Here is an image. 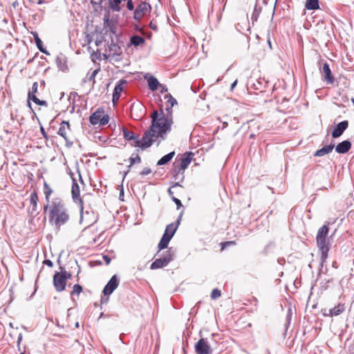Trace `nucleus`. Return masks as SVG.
<instances>
[{
  "mask_svg": "<svg viewBox=\"0 0 354 354\" xmlns=\"http://www.w3.org/2000/svg\"><path fill=\"white\" fill-rule=\"evenodd\" d=\"M48 220L49 223L54 225L57 229L69 220L67 208L61 198H55L53 199Z\"/></svg>",
  "mask_w": 354,
  "mask_h": 354,
  "instance_id": "1",
  "label": "nucleus"
},
{
  "mask_svg": "<svg viewBox=\"0 0 354 354\" xmlns=\"http://www.w3.org/2000/svg\"><path fill=\"white\" fill-rule=\"evenodd\" d=\"M151 118V124L149 128L144 133L141 140H140V143L137 145V147H140L142 149L151 147L153 142V138L160 137L165 139L164 135L167 133L160 131V127L158 123L159 120L157 118L156 112H152Z\"/></svg>",
  "mask_w": 354,
  "mask_h": 354,
  "instance_id": "2",
  "label": "nucleus"
},
{
  "mask_svg": "<svg viewBox=\"0 0 354 354\" xmlns=\"http://www.w3.org/2000/svg\"><path fill=\"white\" fill-rule=\"evenodd\" d=\"M328 231V226L326 225H324L318 230L316 236L317 245L321 252V266H323L324 263L328 258V254L330 250V246L326 241Z\"/></svg>",
  "mask_w": 354,
  "mask_h": 354,
  "instance_id": "3",
  "label": "nucleus"
},
{
  "mask_svg": "<svg viewBox=\"0 0 354 354\" xmlns=\"http://www.w3.org/2000/svg\"><path fill=\"white\" fill-rule=\"evenodd\" d=\"M172 108L173 106L166 104V115L164 114L162 109H160V112L157 110L153 111L157 113V118L159 120L158 123L160 124L161 132L168 133L171 131V124H173Z\"/></svg>",
  "mask_w": 354,
  "mask_h": 354,
  "instance_id": "4",
  "label": "nucleus"
},
{
  "mask_svg": "<svg viewBox=\"0 0 354 354\" xmlns=\"http://www.w3.org/2000/svg\"><path fill=\"white\" fill-rule=\"evenodd\" d=\"M174 259V252L171 248L163 252L159 258L156 259L150 266L151 270H156L167 266Z\"/></svg>",
  "mask_w": 354,
  "mask_h": 354,
  "instance_id": "5",
  "label": "nucleus"
},
{
  "mask_svg": "<svg viewBox=\"0 0 354 354\" xmlns=\"http://www.w3.org/2000/svg\"><path fill=\"white\" fill-rule=\"evenodd\" d=\"M152 7L151 4L145 1H140L133 12V19L140 23L142 19L148 13L151 12Z\"/></svg>",
  "mask_w": 354,
  "mask_h": 354,
  "instance_id": "6",
  "label": "nucleus"
},
{
  "mask_svg": "<svg viewBox=\"0 0 354 354\" xmlns=\"http://www.w3.org/2000/svg\"><path fill=\"white\" fill-rule=\"evenodd\" d=\"M71 178L73 181L72 184V189H71V194L73 201L78 204L80 206V210H83V201L80 197V187L75 180V178L73 177V174L72 171H70L69 173Z\"/></svg>",
  "mask_w": 354,
  "mask_h": 354,
  "instance_id": "7",
  "label": "nucleus"
},
{
  "mask_svg": "<svg viewBox=\"0 0 354 354\" xmlns=\"http://www.w3.org/2000/svg\"><path fill=\"white\" fill-rule=\"evenodd\" d=\"M194 348L197 354H212L213 352L206 338H201L195 344Z\"/></svg>",
  "mask_w": 354,
  "mask_h": 354,
  "instance_id": "8",
  "label": "nucleus"
},
{
  "mask_svg": "<svg viewBox=\"0 0 354 354\" xmlns=\"http://www.w3.org/2000/svg\"><path fill=\"white\" fill-rule=\"evenodd\" d=\"M193 156H194V153H192L191 151L186 152L183 154V156L181 158V160H180L179 167L174 169V172L175 174V175H174L175 178H176L178 174L181 171H184L185 169H186L188 167V166L189 165L190 162H192V160L193 159Z\"/></svg>",
  "mask_w": 354,
  "mask_h": 354,
  "instance_id": "9",
  "label": "nucleus"
},
{
  "mask_svg": "<svg viewBox=\"0 0 354 354\" xmlns=\"http://www.w3.org/2000/svg\"><path fill=\"white\" fill-rule=\"evenodd\" d=\"M119 282L120 280L118 276L116 274L113 275L103 288L102 292L104 295L109 296L111 295L118 288Z\"/></svg>",
  "mask_w": 354,
  "mask_h": 354,
  "instance_id": "10",
  "label": "nucleus"
},
{
  "mask_svg": "<svg viewBox=\"0 0 354 354\" xmlns=\"http://www.w3.org/2000/svg\"><path fill=\"white\" fill-rule=\"evenodd\" d=\"M53 285L57 292H62L66 288V281L57 271H56L53 275Z\"/></svg>",
  "mask_w": 354,
  "mask_h": 354,
  "instance_id": "11",
  "label": "nucleus"
},
{
  "mask_svg": "<svg viewBox=\"0 0 354 354\" xmlns=\"http://www.w3.org/2000/svg\"><path fill=\"white\" fill-rule=\"evenodd\" d=\"M348 127V122L343 120L337 123L333 130L332 131L331 136L333 138H337L340 137Z\"/></svg>",
  "mask_w": 354,
  "mask_h": 354,
  "instance_id": "12",
  "label": "nucleus"
},
{
  "mask_svg": "<svg viewBox=\"0 0 354 354\" xmlns=\"http://www.w3.org/2000/svg\"><path fill=\"white\" fill-rule=\"evenodd\" d=\"M181 220V214L178 216L176 223H171L167 225L162 236H167L168 239H171L175 234Z\"/></svg>",
  "mask_w": 354,
  "mask_h": 354,
  "instance_id": "13",
  "label": "nucleus"
},
{
  "mask_svg": "<svg viewBox=\"0 0 354 354\" xmlns=\"http://www.w3.org/2000/svg\"><path fill=\"white\" fill-rule=\"evenodd\" d=\"M122 135L126 140H133V143L131 144V145L133 147H137V145L140 143L138 135H136L133 131L127 129L125 127H122Z\"/></svg>",
  "mask_w": 354,
  "mask_h": 354,
  "instance_id": "14",
  "label": "nucleus"
},
{
  "mask_svg": "<svg viewBox=\"0 0 354 354\" xmlns=\"http://www.w3.org/2000/svg\"><path fill=\"white\" fill-rule=\"evenodd\" d=\"M127 80L121 79L115 84L112 96V101L113 103H115L119 100L123 91V85L127 84Z\"/></svg>",
  "mask_w": 354,
  "mask_h": 354,
  "instance_id": "15",
  "label": "nucleus"
},
{
  "mask_svg": "<svg viewBox=\"0 0 354 354\" xmlns=\"http://www.w3.org/2000/svg\"><path fill=\"white\" fill-rule=\"evenodd\" d=\"M346 310V306L345 304L339 303L337 306L335 307L330 308L328 310V313H324L323 315L324 316H338L341 315L344 310Z\"/></svg>",
  "mask_w": 354,
  "mask_h": 354,
  "instance_id": "16",
  "label": "nucleus"
},
{
  "mask_svg": "<svg viewBox=\"0 0 354 354\" xmlns=\"http://www.w3.org/2000/svg\"><path fill=\"white\" fill-rule=\"evenodd\" d=\"M322 73L324 74V80H325L328 84L334 83L335 78L332 74L329 64L327 62H325L323 65Z\"/></svg>",
  "mask_w": 354,
  "mask_h": 354,
  "instance_id": "17",
  "label": "nucleus"
},
{
  "mask_svg": "<svg viewBox=\"0 0 354 354\" xmlns=\"http://www.w3.org/2000/svg\"><path fill=\"white\" fill-rule=\"evenodd\" d=\"M351 142L348 140H343L335 147V151L340 154L346 153L351 148Z\"/></svg>",
  "mask_w": 354,
  "mask_h": 354,
  "instance_id": "18",
  "label": "nucleus"
},
{
  "mask_svg": "<svg viewBox=\"0 0 354 354\" xmlns=\"http://www.w3.org/2000/svg\"><path fill=\"white\" fill-rule=\"evenodd\" d=\"M55 62L60 71L63 72H66L68 71L67 58L63 53L57 55Z\"/></svg>",
  "mask_w": 354,
  "mask_h": 354,
  "instance_id": "19",
  "label": "nucleus"
},
{
  "mask_svg": "<svg viewBox=\"0 0 354 354\" xmlns=\"http://www.w3.org/2000/svg\"><path fill=\"white\" fill-rule=\"evenodd\" d=\"M145 79L147 80L149 88L151 91H155L158 90L159 86H160V83L159 82L158 79L153 75H150L148 76V75H145Z\"/></svg>",
  "mask_w": 354,
  "mask_h": 354,
  "instance_id": "20",
  "label": "nucleus"
},
{
  "mask_svg": "<svg viewBox=\"0 0 354 354\" xmlns=\"http://www.w3.org/2000/svg\"><path fill=\"white\" fill-rule=\"evenodd\" d=\"M334 147H335V144L330 143V145H326V146L323 147L322 148L316 151V152L314 153V156H318V157H322L326 154L330 153L333 151Z\"/></svg>",
  "mask_w": 354,
  "mask_h": 354,
  "instance_id": "21",
  "label": "nucleus"
},
{
  "mask_svg": "<svg viewBox=\"0 0 354 354\" xmlns=\"http://www.w3.org/2000/svg\"><path fill=\"white\" fill-rule=\"evenodd\" d=\"M104 113V111L102 109H97L89 117V122L93 125H95L100 122L101 115Z\"/></svg>",
  "mask_w": 354,
  "mask_h": 354,
  "instance_id": "22",
  "label": "nucleus"
},
{
  "mask_svg": "<svg viewBox=\"0 0 354 354\" xmlns=\"http://www.w3.org/2000/svg\"><path fill=\"white\" fill-rule=\"evenodd\" d=\"M31 34L33 36L35 44L39 49V50L47 55H49V52L44 47L43 42L41 39L39 37L38 33L37 32H32Z\"/></svg>",
  "mask_w": 354,
  "mask_h": 354,
  "instance_id": "23",
  "label": "nucleus"
},
{
  "mask_svg": "<svg viewBox=\"0 0 354 354\" xmlns=\"http://www.w3.org/2000/svg\"><path fill=\"white\" fill-rule=\"evenodd\" d=\"M44 193L45 194V198L47 202V204L44 207V212H46L50 206V196L53 193V189L46 182L44 183Z\"/></svg>",
  "mask_w": 354,
  "mask_h": 354,
  "instance_id": "24",
  "label": "nucleus"
},
{
  "mask_svg": "<svg viewBox=\"0 0 354 354\" xmlns=\"http://www.w3.org/2000/svg\"><path fill=\"white\" fill-rule=\"evenodd\" d=\"M145 42V39L144 37L138 35H133L130 37L129 39V44L134 47H138L140 45L144 44Z\"/></svg>",
  "mask_w": 354,
  "mask_h": 354,
  "instance_id": "25",
  "label": "nucleus"
},
{
  "mask_svg": "<svg viewBox=\"0 0 354 354\" xmlns=\"http://www.w3.org/2000/svg\"><path fill=\"white\" fill-rule=\"evenodd\" d=\"M32 100L37 105H40V106H48V103L45 100H39L37 96L36 95H31L30 97L29 98H28V107L31 109V111L35 113L33 109H32V106H31V103L30 102V101Z\"/></svg>",
  "mask_w": 354,
  "mask_h": 354,
  "instance_id": "26",
  "label": "nucleus"
},
{
  "mask_svg": "<svg viewBox=\"0 0 354 354\" xmlns=\"http://www.w3.org/2000/svg\"><path fill=\"white\" fill-rule=\"evenodd\" d=\"M126 0H109V9L112 12H119L121 11V3Z\"/></svg>",
  "mask_w": 354,
  "mask_h": 354,
  "instance_id": "27",
  "label": "nucleus"
},
{
  "mask_svg": "<svg viewBox=\"0 0 354 354\" xmlns=\"http://www.w3.org/2000/svg\"><path fill=\"white\" fill-rule=\"evenodd\" d=\"M305 8L308 10H319L320 8L319 0H306Z\"/></svg>",
  "mask_w": 354,
  "mask_h": 354,
  "instance_id": "28",
  "label": "nucleus"
},
{
  "mask_svg": "<svg viewBox=\"0 0 354 354\" xmlns=\"http://www.w3.org/2000/svg\"><path fill=\"white\" fill-rule=\"evenodd\" d=\"M175 155V151H171L169 153L163 156L160 160H158L157 162V165L162 166L167 164L171 160Z\"/></svg>",
  "mask_w": 354,
  "mask_h": 354,
  "instance_id": "29",
  "label": "nucleus"
},
{
  "mask_svg": "<svg viewBox=\"0 0 354 354\" xmlns=\"http://www.w3.org/2000/svg\"><path fill=\"white\" fill-rule=\"evenodd\" d=\"M69 127L70 124L68 121H62L58 130V134L63 137L66 141H67L66 129H69Z\"/></svg>",
  "mask_w": 354,
  "mask_h": 354,
  "instance_id": "30",
  "label": "nucleus"
},
{
  "mask_svg": "<svg viewBox=\"0 0 354 354\" xmlns=\"http://www.w3.org/2000/svg\"><path fill=\"white\" fill-rule=\"evenodd\" d=\"M170 241H171L170 239H168L167 236H162L161 239H160V242H159V243H158V252L156 253V255H158V253L161 250L167 248L168 247V245H169V243Z\"/></svg>",
  "mask_w": 354,
  "mask_h": 354,
  "instance_id": "31",
  "label": "nucleus"
},
{
  "mask_svg": "<svg viewBox=\"0 0 354 354\" xmlns=\"http://www.w3.org/2000/svg\"><path fill=\"white\" fill-rule=\"evenodd\" d=\"M261 11V7L258 8L257 5L256 4L254 6V12L251 17V20H252L253 24L255 21H257Z\"/></svg>",
  "mask_w": 354,
  "mask_h": 354,
  "instance_id": "32",
  "label": "nucleus"
},
{
  "mask_svg": "<svg viewBox=\"0 0 354 354\" xmlns=\"http://www.w3.org/2000/svg\"><path fill=\"white\" fill-rule=\"evenodd\" d=\"M131 165H133L135 164H139L141 162V158L138 153H132L131 156L129 159Z\"/></svg>",
  "mask_w": 354,
  "mask_h": 354,
  "instance_id": "33",
  "label": "nucleus"
},
{
  "mask_svg": "<svg viewBox=\"0 0 354 354\" xmlns=\"http://www.w3.org/2000/svg\"><path fill=\"white\" fill-rule=\"evenodd\" d=\"M38 201V196L36 192H33L30 196V203L33 207H37Z\"/></svg>",
  "mask_w": 354,
  "mask_h": 354,
  "instance_id": "34",
  "label": "nucleus"
},
{
  "mask_svg": "<svg viewBox=\"0 0 354 354\" xmlns=\"http://www.w3.org/2000/svg\"><path fill=\"white\" fill-rule=\"evenodd\" d=\"M165 98H167L166 104L170 105L171 106H174L177 104V100L171 94L169 93L165 95Z\"/></svg>",
  "mask_w": 354,
  "mask_h": 354,
  "instance_id": "35",
  "label": "nucleus"
},
{
  "mask_svg": "<svg viewBox=\"0 0 354 354\" xmlns=\"http://www.w3.org/2000/svg\"><path fill=\"white\" fill-rule=\"evenodd\" d=\"M83 290V288L81 285L77 283L73 286V291L71 294L73 295H80Z\"/></svg>",
  "mask_w": 354,
  "mask_h": 354,
  "instance_id": "36",
  "label": "nucleus"
},
{
  "mask_svg": "<svg viewBox=\"0 0 354 354\" xmlns=\"http://www.w3.org/2000/svg\"><path fill=\"white\" fill-rule=\"evenodd\" d=\"M61 269L60 274L64 278L66 281L71 279L72 277V274L70 272H67L62 267L60 266L59 268Z\"/></svg>",
  "mask_w": 354,
  "mask_h": 354,
  "instance_id": "37",
  "label": "nucleus"
},
{
  "mask_svg": "<svg viewBox=\"0 0 354 354\" xmlns=\"http://www.w3.org/2000/svg\"><path fill=\"white\" fill-rule=\"evenodd\" d=\"M37 91H38V83L37 82H35L32 85L31 91H28V98H29L30 97V95L32 94L35 95V93L37 92Z\"/></svg>",
  "mask_w": 354,
  "mask_h": 354,
  "instance_id": "38",
  "label": "nucleus"
},
{
  "mask_svg": "<svg viewBox=\"0 0 354 354\" xmlns=\"http://www.w3.org/2000/svg\"><path fill=\"white\" fill-rule=\"evenodd\" d=\"M109 119H110V118L108 114L103 113L101 115L100 126H104V125L106 124L109 122Z\"/></svg>",
  "mask_w": 354,
  "mask_h": 354,
  "instance_id": "39",
  "label": "nucleus"
},
{
  "mask_svg": "<svg viewBox=\"0 0 354 354\" xmlns=\"http://www.w3.org/2000/svg\"><path fill=\"white\" fill-rule=\"evenodd\" d=\"M221 295V292L218 288H214L211 292L212 299H216Z\"/></svg>",
  "mask_w": 354,
  "mask_h": 354,
  "instance_id": "40",
  "label": "nucleus"
},
{
  "mask_svg": "<svg viewBox=\"0 0 354 354\" xmlns=\"http://www.w3.org/2000/svg\"><path fill=\"white\" fill-rule=\"evenodd\" d=\"M126 1H127L126 6H127V10L129 11H133V10L134 11L136 8H135V5L133 3V0H126Z\"/></svg>",
  "mask_w": 354,
  "mask_h": 354,
  "instance_id": "41",
  "label": "nucleus"
},
{
  "mask_svg": "<svg viewBox=\"0 0 354 354\" xmlns=\"http://www.w3.org/2000/svg\"><path fill=\"white\" fill-rule=\"evenodd\" d=\"M99 72V69H95L94 70L91 75L88 77V81L89 82H93V83L94 84L95 82V76L97 75V74Z\"/></svg>",
  "mask_w": 354,
  "mask_h": 354,
  "instance_id": "42",
  "label": "nucleus"
},
{
  "mask_svg": "<svg viewBox=\"0 0 354 354\" xmlns=\"http://www.w3.org/2000/svg\"><path fill=\"white\" fill-rule=\"evenodd\" d=\"M42 15L38 13L32 15V20L34 23L39 22L41 21Z\"/></svg>",
  "mask_w": 354,
  "mask_h": 354,
  "instance_id": "43",
  "label": "nucleus"
},
{
  "mask_svg": "<svg viewBox=\"0 0 354 354\" xmlns=\"http://www.w3.org/2000/svg\"><path fill=\"white\" fill-rule=\"evenodd\" d=\"M133 29L136 31V32H138L142 35L145 34V30L143 29V27L140 26L139 25V23L138 24H136L133 25Z\"/></svg>",
  "mask_w": 354,
  "mask_h": 354,
  "instance_id": "44",
  "label": "nucleus"
},
{
  "mask_svg": "<svg viewBox=\"0 0 354 354\" xmlns=\"http://www.w3.org/2000/svg\"><path fill=\"white\" fill-rule=\"evenodd\" d=\"M171 200L175 203V204L177 206V209H180L181 207H183V205H182V203L180 201V200H179L178 198L174 197V196H172L171 197Z\"/></svg>",
  "mask_w": 354,
  "mask_h": 354,
  "instance_id": "45",
  "label": "nucleus"
},
{
  "mask_svg": "<svg viewBox=\"0 0 354 354\" xmlns=\"http://www.w3.org/2000/svg\"><path fill=\"white\" fill-rule=\"evenodd\" d=\"M149 26L150 27V28H151L153 30H154L156 32L158 31V30L156 23L154 22V19H152L150 21Z\"/></svg>",
  "mask_w": 354,
  "mask_h": 354,
  "instance_id": "46",
  "label": "nucleus"
},
{
  "mask_svg": "<svg viewBox=\"0 0 354 354\" xmlns=\"http://www.w3.org/2000/svg\"><path fill=\"white\" fill-rule=\"evenodd\" d=\"M235 243L234 241H225V242H223L221 243V250H224L227 246L228 245H234Z\"/></svg>",
  "mask_w": 354,
  "mask_h": 354,
  "instance_id": "47",
  "label": "nucleus"
},
{
  "mask_svg": "<svg viewBox=\"0 0 354 354\" xmlns=\"http://www.w3.org/2000/svg\"><path fill=\"white\" fill-rule=\"evenodd\" d=\"M151 173V169L148 167H145L142 171L140 172V175L142 176H146Z\"/></svg>",
  "mask_w": 354,
  "mask_h": 354,
  "instance_id": "48",
  "label": "nucleus"
},
{
  "mask_svg": "<svg viewBox=\"0 0 354 354\" xmlns=\"http://www.w3.org/2000/svg\"><path fill=\"white\" fill-rule=\"evenodd\" d=\"M102 259L105 261L106 265H109L111 261V257L109 255H107V254H103L102 255Z\"/></svg>",
  "mask_w": 354,
  "mask_h": 354,
  "instance_id": "49",
  "label": "nucleus"
},
{
  "mask_svg": "<svg viewBox=\"0 0 354 354\" xmlns=\"http://www.w3.org/2000/svg\"><path fill=\"white\" fill-rule=\"evenodd\" d=\"M158 88L160 89V92L161 93H165L167 92V91H168L167 86L161 84H160V86H159Z\"/></svg>",
  "mask_w": 354,
  "mask_h": 354,
  "instance_id": "50",
  "label": "nucleus"
},
{
  "mask_svg": "<svg viewBox=\"0 0 354 354\" xmlns=\"http://www.w3.org/2000/svg\"><path fill=\"white\" fill-rule=\"evenodd\" d=\"M44 263L50 268L53 267V261L50 259H45L44 261Z\"/></svg>",
  "mask_w": 354,
  "mask_h": 354,
  "instance_id": "51",
  "label": "nucleus"
},
{
  "mask_svg": "<svg viewBox=\"0 0 354 354\" xmlns=\"http://www.w3.org/2000/svg\"><path fill=\"white\" fill-rule=\"evenodd\" d=\"M104 23L105 26H108L110 24L109 15H105L104 17Z\"/></svg>",
  "mask_w": 354,
  "mask_h": 354,
  "instance_id": "52",
  "label": "nucleus"
},
{
  "mask_svg": "<svg viewBox=\"0 0 354 354\" xmlns=\"http://www.w3.org/2000/svg\"><path fill=\"white\" fill-rule=\"evenodd\" d=\"M40 131H41V134L43 135V136H44L45 138L48 139L47 133H46V132L45 131V129H44V128L42 126H41V127H40Z\"/></svg>",
  "mask_w": 354,
  "mask_h": 354,
  "instance_id": "53",
  "label": "nucleus"
},
{
  "mask_svg": "<svg viewBox=\"0 0 354 354\" xmlns=\"http://www.w3.org/2000/svg\"><path fill=\"white\" fill-rule=\"evenodd\" d=\"M237 82H238V80H236L232 84H231V86H230V91H232L234 87L236 86L237 84Z\"/></svg>",
  "mask_w": 354,
  "mask_h": 354,
  "instance_id": "54",
  "label": "nucleus"
},
{
  "mask_svg": "<svg viewBox=\"0 0 354 354\" xmlns=\"http://www.w3.org/2000/svg\"><path fill=\"white\" fill-rule=\"evenodd\" d=\"M132 165H131V164L127 167H128V169L127 171H124V175H123V180L124 179V178L126 177V176L127 175V174L130 171V168Z\"/></svg>",
  "mask_w": 354,
  "mask_h": 354,
  "instance_id": "55",
  "label": "nucleus"
},
{
  "mask_svg": "<svg viewBox=\"0 0 354 354\" xmlns=\"http://www.w3.org/2000/svg\"><path fill=\"white\" fill-rule=\"evenodd\" d=\"M66 147H71L72 146V145H73L72 142L68 141V139H67V141H66Z\"/></svg>",
  "mask_w": 354,
  "mask_h": 354,
  "instance_id": "56",
  "label": "nucleus"
},
{
  "mask_svg": "<svg viewBox=\"0 0 354 354\" xmlns=\"http://www.w3.org/2000/svg\"><path fill=\"white\" fill-rule=\"evenodd\" d=\"M22 339V335L20 333L18 336V338H17V344H19L20 342L21 341Z\"/></svg>",
  "mask_w": 354,
  "mask_h": 354,
  "instance_id": "57",
  "label": "nucleus"
},
{
  "mask_svg": "<svg viewBox=\"0 0 354 354\" xmlns=\"http://www.w3.org/2000/svg\"><path fill=\"white\" fill-rule=\"evenodd\" d=\"M167 192H168V194H169V195L170 196H171V197H172V196H173L174 192L171 191V187H169V188L168 189V191H167Z\"/></svg>",
  "mask_w": 354,
  "mask_h": 354,
  "instance_id": "58",
  "label": "nucleus"
},
{
  "mask_svg": "<svg viewBox=\"0 0 354 354\" xmlns=\"http://www.w3.org/2000/svg\"><path fill=\"white\" fill-rule=\"evenodd\" d=\"M124 196V190H123V188L121 189L120 191V199L122 200V197Z\"/></svg>",
  "mask_w": 354,
  "mask_h": 354,
  "instance_id": "59",
  "label": "nucleus"
},
{
  "mask_svg": "<svg viewBox=\"0 0 354 354\" xmlns=\"http://www.w3.org/2000/svg\"><path fill=\"white\" fill-rule=\"evenodd\" d=\"M36 209H37V207H33V206H32L31 214H33L34 212H35Z\"/></svg>",
  "mask_w": 354,
  "mask_h": 354,
  "instance_id": "60",
  "label": "nucleus"
},
{
  "mask_svg": "<svg viewBox=\"0 0 354 354\" xmlns=\"http://www.w3.org/2000/svg\"><path fill=\"white\" fill-rule=\"evenodd\" d=\"M336 263H336V261H333V264H332V266H333V268H337V266Z\"/></svg>",
  "mask_w": 354,
  "mask_h": 354,
  "instance_id": "61",
  "label": "nucleus"
},
{
  "mask_svg": "<svg viewBox=\"0 0 354 354\" xmlns=\"http://www.w3.org/2000/svg\"><path fill=\"white\" fill-rule=\"evenodd\" d=\"M44 3V0H38L37 4H42Z\"/></svg>",
  "mask_w": 354,
  "mask_h": 354,
  "instance_id": "62",
  "label": "nucleus"
},
{
  "mask_svg": "<svg viewBox=\"0 0 354 354\" xmlns=\"http://www.w3.org/2000/svg\"><path fill=\"white\" fill-rule=\"evenodd\" d=\"M87 81H88V78H87V77L84 78V79L82 80V84L86 83Z\"/></svg>",
  "mask_w": 354,
  "mask_h": 354,
  "instance_id": "63",
  "label": "nucleus"
},
{
  "mask_svg": "<svg viewBox=\"0 0 354 354\" xmlns=\"http://www.w3.org/2000/svg\"><path fill=\"white\" fill-rule=\"evenodd\" d=\"M255 138V134L254 133H252L250 135V138Z\"/></svg>",
  "mask_w": 354,
  "mask_h": 354,
  "instance_id": "64",
  "label": "nucleus"
}]
</instances>
